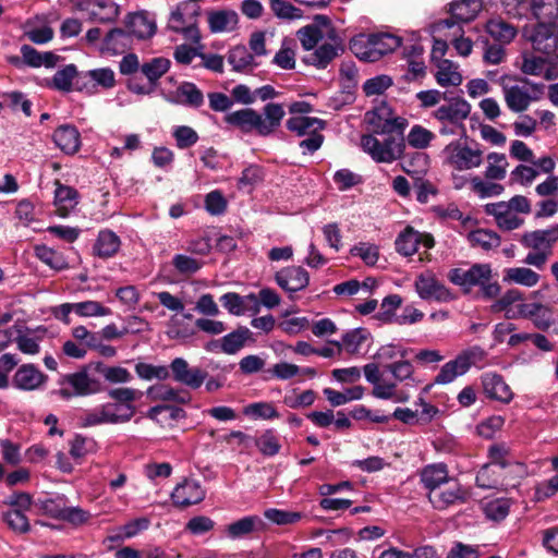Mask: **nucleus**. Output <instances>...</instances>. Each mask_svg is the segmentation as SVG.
<instances>
[{
    "instance_id": "f257e3e1",
    "label": "nucleus",
    "mask_w": 558,
    "mask_h": 558,
    "mask_svg": "<svg viewBox=\"0 0 558 558\" xmlns=\"http://www.w3.org/2000/svg\"><path fill=\"white\" fill-rule=\"evenodd\" d=\"M283 106L276 102H269L264 106L263 111L258 112L253 108H243L227 113L223 121L232 129L239 130L243 134H256L262 137L271 135L284 118Z\"/></svg>"
},
{
    "instance_id": "f03ea898",
    "label": "nucleus",
    "mask_w": 558,
    "mask_h": 558,
    "mask_svg": "<svg viewBox=\"0 0 558 558\" xmlns=\"http://www.w3.org/2000/svg\"><path fill=\"white\" fill-rule=\"evenodd\" d=\"M368 123L377 134L388 135L383 142L384 151L378 156L379 162H392L403 155L405 144L403 131L408 125L404 118L383 119L377 110L367 112Z\"/></svg>"
},
{
    "instance_id": "7ed1b4c3",
    "label": "nucleus",
    "mask_w": 558,
    "mask_h": 558,
    "mask_svg": "<svg viewBox=\"0 0 558 558\" xmlns=\"http://www.w3.org/2000/svg\"><path fill=\"white\" fill-rule=\"evenodd\" d=\"M519 241L525 248L534 251L526 255L524 263L538 269L544 267L557 243L549 228L526 231Z\"/></svg>"
},
{
    "instance_id": "20e7f679",
    "label": "nucleus",
    "mask_w": 558,
    "mask_h": 558,
    "mask_svg": "<svg viewBox=\"0 0 558 558\" xmlns=\"http://www.w3.org/2000/svg\"><path fill=\"white\" fill-rule=\"evenodd\" d=\"M486 352L480 345L470 347L460 352L454 360L444 364L435 377V384L446 385L464 375L472 366L484 362Z\"/></svg>"
},
{
    "instance_id": "39448f33",
    "label": "nucleus",
    "mask_w": 558,
    "mask_h": 558,
    "mask_svg": "<svg viewBox=\"0 0 558 558\" xmlns=\"http://www.w3.org/2000/svg\"><path fill=\"white\" fill-rule=\"evenodd\" d=\"M523 85L504 86V97L507 107L513 112L525 111L532 101L539 100L544 94V84L531 83L523 80Z\"/></svg>"
},
{
    "instance_id": "423d86ee",
    "label": "nucleus",
    "mask_w": 558,
    "mask_h": 558,
    "mask_svg": "<svg viewBox=\"0 0 558 558\" xmlns=\"http://www.w3.org/2000/svg\"><path fill=\"white\" fill-rule=\"evenodd\" d=\"M190 9V2L179 3L169 16L167 29L181 34L184 39L190 40L193 44H199L201 33L196 22L199 8H194L190 19L186 20L185 14L189 13Z\"/></svg>"
},
{
    "instance_id": "0eeeda50",
    "label": "nucleus",
    "mask_w": 558,
    "mask_h": 558,
    "mask_svg": "<svg viewBox=\"0 0 558 558\" xmlns=\"http://www.w3.org/2000/svg\"><path fill=\"white\" fill-rule=\"evenodd\" d=\"M365 379L373 385L372 396L381 400H392L397 403H404L410 395L404 390H397L393 381H383L379 366L376 363H368L363 367Z\"/></svg>"
},
{
    "instance_id": "6e6552de",
    "label": "nucleus",
    "mask_w": 558,
    "mask_h": 558,
    "mask_svg": "<svg viewBox=\"0 0 558 558\" xmlns=\"http://www.w3.org/2000/svg\"><path fill=\"white\" fill-rule=\"evenodd\" d=\"M446 160L454 169L459 171L470 170L481 166L483 161V151L481 149H472L466 145H462L459 141H452L444 148Z\"/></svg>"
},
{
    "instance_id": "1a4fd4ad",
    "label": "nucleus",
    "mask_w": 558,
    "mask_h": 558,
    "mask_svg": "<svg viewBox=\"0 0 558 558\" xmlns=\"http://www.w3.org/2000/svg\"><path fill=\"white\" fill-rule=\"evenodd\" d=\"M414 288L418 296L425 301L450 302L454 299L453 293L432 271L420 274Z\"/></svg>"
},
{
    "instance_id": "9d476101",
    "label": "nucleus",
    "mask_w": 558,
    "mask_h": 558,
    "mask_svg": "<svg viewBox=\"0 0 558 558\" xmlns=\"http://www.w3.org/2000/svg\"><path fill=\"white\" fill-rule=\"evenodd\" d=\"M94 366L95 364L85 365L75 373L64 375L60 379V385H69L78 397H86L102 391L101 381L92 374Z\"/></svg>"
},
{
    "instance_id": "9b49d317",
    "label": "nucleus",
    "mask_w": 558,
    "mask_h": 558,
    "mask_svg": "<svg viewBox=\"0 0 558 558\" xmlns=\"http://www.w3.org/2000/svg\"><path fill=\"white\" fill-rule=\"evenodd\" d=\"M116 403H105L93 410L86 411L80 417L82 427H92L101 424L126 423L132 418V410L126 407L128 414H118Z\"/></svg>"
},
{
    "instance_id": "f8f14e48",
    "label": "nucleus",
    "mask_w": 558,
    "mask_h": 558,
    "mask_svg": "<svg viewBox=\"0 0 558 558\" xmlns=\"http://www.w3.org/2000/svg\"><path fill=\"white\" fill-rule=\"evenodd\" d=\"M327 37L332 43H325L318 46L314 51L304 56L302 61L305 64L313 65L317 69H326L335 58L343 52L342 41L335 28H330V31L327 32Z\"/></svg>"
},
{
    "instance_id": "ddd939ff",
    "label": "nucleus",
    "mask_w": 558,
    "mask_h": 558,
    "mask_svg": "<svg viewBox=\"0 0 558 558\" xmlns=\"http://www.w3.org/2000/svg\"><path fill=\"white\" fill-rule=\"evenodd\" d=\"M444 488L439 487L427 494L428 500L437 510H446L454 505L465 504L470 497L468 489L460 485L457 481L445 484Z\"/></svg>"
},
{
    "instance_id": "4468645a",
    "label": "nucleus",
    "mask_w": 558,
    "mask_h": 558,
    "mask_svg": "<svg viewBox=\"0 0 558 558\" xmlns=\"http://www.w3.org/2000/svg\"><path fill=\"white\" fill-rule=\"evenodd\" d=\"M421 244L426 248L434 247V236L430 233L420 232L411 226H407L395 241L396 251L405 257L414 255Z\"/></svg>"
},
{
    "instance_id": "2eb2a0df",
    "label": "nucleus",
    "mask_w": 558,
    "mask_h": 558,
    "mask_svg": "<svg viewBox=\"0 0 558 558\" xmlns=\"http://www.w3.org/2000/svg\"><path fill=\"white\" fill-rule=\"evenodd\" d=\"M448 278L453 284L470 290L472 287H480L485 280H492V267L489 264H474L466 270L452 268Z\"/></svg>"
},
{
    "instance_id": "dca6fc26",
    "label": "nucleus",
    "mask_w": 558,
    "mask_h": 558,
    "mask_svg": "<svg viewBox=\"0 0 558 558\" xmlns=\"http://www.w3.org/2000/svg\"><path fill=\"white\" fill-rule=\"evenodd\" d=\"M169 368L174 381L193 390L198 389L208 377L206 371L199 367H190L187 361L183 357L173 359Z\"/></svg>"
},
{
    "instance_id": "f3484780",
    "label": "nucleus",
    "mask_w": 558,
    "mask_h": 558,
    "mask_svg": "<svg viewBox=\"0 0 558 558\" xmlns=\"http://www.w3.org/2000/svg\"><path fill=\"white\" fill-rule=\"evenodd\" d=\"M471 105L461 96L447 97L434 112L438 122L464 123L471 113Z\"/></svg>"
},
{
    "instance_id": "a211bd4d",
    "label": "nucleus",
    "mask_w": 558,
    "mask_h": 558,
    "mask_svg": "<svg viewBox=\"0 0 558 558\" xmlns=\"http://www.w3.org/2000/svg\"><path fill=\"white\" fill-rule=\"evenodd\" d=\"M482 4L480 0H456L450 3V19L440 20L436 23V27L450 28L457 23H468L473 21L481 11Z\"/></svg>"
},
{
    "instance_id": "6ab92c4d",
    "label": "nucleus",
    "mask_w": 558,
    "mask_h": 558,
    "mask_svg": "<svg viewBox=\"0 0 558 558\" xmlns=\"http://www.w3.org/2000/svg\"><path fill=\"white\" fill-rule=\"evenodd\" d=\"M206 497V490L201 483L193 478H185L179 483L172 494L171 500L175 507L186 508L202 502Z\"/></svg>"
},
{
    "instance_id": "aec40b11",
    "label": "nucleus",
    "mask_w": 558,
    "mask_h": 558,
    "mask_svg": "<svg viewBox=\"0 0 558 558\" xmlns=\"http://www.w3.org/2000/svg\"><path fill=\"white\" fill-rule=\"evenodd\" d=\"M277 284L290 293L304 290L310 283V275L302 266H288L276 272L275 276Z\"/></svg>"
},
{
    "instance_id": "412c9836",
    "label": "nucleus",
    "mask_w": 558,
    "mask_h": 558,
    "mask_svg": "<svg viewBox=\"0 0 558 558\" xmlns=\"http://www.w3.org/2000/svg\"><path fill=\"white\" fill-rule=\"evenodd\" d=\"M533 48L545 54H551L558 47V29L553 22H538L530 36Z\"/></svg>"
},
{
    "instance_id": "4be33fe9",
    "label": "nucleus",
    "mask_w": 558,
    "mask_h": 558,
    "mask_svg": "<svg viewBox=\"0 0 558 558\" xmlns=\"http://www.w3.org/2000/svg\"><path fill=\"white\" fill-rule=\"evenodd\" d=\"M80 9L88 12L90 21L102 24L114 22L120 14V7L109 0H83Z\"/></svg>"
},
{
    "instance_id": "5701e85b",
    "label": "nucleus",
    "mask_w": 558,
    "mask_h": 558,
    "mask_svg": "<svg viewBox=\"0 0 558 558\" xmlns=\"http://www.w3.org/2000/svg\"><path fill=\"white\" fill-rule=\"evenodd\" d=\"M124 24L132 38L136 37L142 40L151 38L157 31L155 19L150 17L146 11L129 13Z\"/></svg>"
},
{
    "instance_id": "b1692460",
    "label": "nucleus",
    "mask_w": 558,
    "mask_h": 558,
    "mask_svg": "<svg viewBox=\"0 0 558 558\" xmlns=\"http://www.w3.org/2000/svg\"><path fill=\"white\" fill-rule=\"evenodd\" d=\"M483 391L488 399L508 404L513 399V392L504 377L496 373H485L481 377Z\"/></svg>"
},
{
    "instance_id": "393cba45",
    "label": "nucleus",
    "mask_w": 558,
    "mask_h": 558,
    "mask_svg": "<svg viewBox=\"0 0 558 558\" xmlns=\"http://www.w3.org/2000/svg\"><path fill=\"white\" fill-rule=\"evenodd\" d=\"M48 379L34 364H23L13 376V386L20 390L32 391L38 389Z\"/></svg>"
},
{
    "instance_id": "a878e982",
    "label": "nucleus",
    "mask_w": 558,
    "mask_h": 558,
    "mask_svg": "<svg viewBox=\"0 0 558 558\" xmlns=\"http://www.w3.org/2000/svg\"><path fill=\"white\" fill-rule=\"evenodd\" d=\"M52 140L57 147L66 155H74L81 147V134L72 124L58 126L53 132Z\"/></svg>"
},
{
    "instance_id": "bb28decb",
    "label": "nucleus",
    "mask_w": 558,
    "mask_h": 558,
    "mask_svg": "<svg viewBox=\"0 0 558 558\" xmlns=\"http://www.w3.org/2000/svg\"><path fill=\"white\" fill-rule=\"evenodd\" d=\"M132 44L133 38L131 37L130 32L126 28L123 29L116 27L109 31L104 37L101 51L112 56L121 54L130 49Z\"/></svg>"
},
{
    "instance_id": "cd10ccee",
    "label": "nucleus",
    "mask_w": 558,
    "mask_h": 558,
    "mask_svg": "<svg viewBox=\"0 0 558 558\" xmlns=\"http://www.w3.org/2000/svg\"><path fill=\"white\" fill-rule=\"evenodd\" d=\"M121 247L120 238L109 229H104L98 232V235L93 245V254L101 259L113 257Z\"/></svg>"
},
{
    "instance_id": "c85d7f7f",
    "label": "nucleus",
    "mask_w": 558,
    "mask_h": 558,
    "mask_svg": "<svg viewBox=\"0 0 558 558\" xmlns=\"http://www.w3.org/2000/svg\"><path fill=\"white\" fill-rule=\"evenodd\" d=\"M420 478L428 493L434 492L441 487V485L449 484L450 482L448 468L445 463L426 465L421 471Z\"/></svg>"
},
{
    "instance_id": "c756f323",
    "label": "nucleus",
    "mask_w": 558,
    "mask_h": 558,
    "mask_svg": "<svg viewBox=\"0 0 558 558\" xmlns=\"http://www.w3.org/2000/svg\"><path fill=\"white\" fill-rule=\"evenodd\" d=\"M488 457L490 462L488 465H493L505 473H520L522 472L523 465L519 462L509 459L508 450L502 445H493L488 449Z\"/></svg>"
},
{
    "instance_id": "7c9ffc66",
    "label": "nucleus",
    "mask_w": 558,
    "mask_h": 558,
    "mask_svg": "<svg viewBox=\"0 0 558 558\" xmlns=\"http://www.w3.org/2000/svg\"><path fill=\"white\" fill-rule=\"evenodd\" d=\"M239 22V16L233 10H217L208 12V25L211 33L233 31Z\"/></svg>"
},
{
    "instance_id": "2f4dec72",
    "label": "nucleus",
    "mask_w": 558,
    "mask_h": 558,
    "mask_svg": "<svg viewBox=\"0 0 558 558\" xmlns=\"http://www.w3.org/2000/svg\"><path fill=\"white\" fill-rule=\"evenodd\" d=\"M351 52L362 61L376 62L378 54L374 51L371 34L360 33L350 39Z\"/></svg>"
},
{
    "instance_id": "473e14b6",
    "label": "nucleus",
    "mask_w": 558,
    "mask_h": 558,
    "mask_svg": "<svg viewBox=\"0 0 558 558\" xmlns=\"http://www.w3.org/2000/svg\"><path fill=\"white\" fill-rule=\"evenodd\" d=\"M109 397L116 400V407L118 414H128L126 407L132 410V417L136 412V408L133 402L142 396V392L133 388H116L108 392Z\"/></svg>"
},
{
    "instance_id": "72a5a7b5",
    "label": "nucleus",
    "mask_w": 558,
    "mask_h": 558,
    "mask_svg": "<svg viewBox=\"0 0 558 558\" xmlns=\"http://www.w3.org/2000/svg\"><path fill=\"white\" fill-rule=\"evenodd\" d=\"M251 336L252 332L247 327H238L235 330L221 338V352L226 354L238 353L242 348H244Z\"/></svg>"
},
{
    "instance_id": "f704fd0d",
    "label": "nucleus",
    "mask_w": 558,
    "mask_h": 558,
    "mask_svg": "<svg viewBox=\"0 0 558 558\" xmlns=\"http://www.w3.org/2000/svg\"><path fill=\"white\" fill-rule=\"evenodd\" d=\"M287 129L298 136L308 135L314 131H322L325 128V121L313 117H291L287 123Z\"/></svg>"
},
{
    "instance_id": "c9c22d12",
    "label": "nucleus",
    "mask_w": 558,
    "mask_h": 558,
    "mask_svg": "<svg viewBox=\"0 0 558 558\" xmlns=\"http://www.w3.org/2000/svg\"><path fill=\"white\" fill-rule=\"evenodd\" d=\"M35 256L51 269L61 271L69 268V263L62 252L56 251L47 245H36Z\"/></svg>"
},
{
    "instance_id": "e433bc0d",
    "label": "nucleus",
    "mask_w": 558,
    "mask_h": 558,
    "mask_svg": "<svg viewBox=\"0 0 558 558\" xmlns=\"http://www.w3.org/2000/svg\"><path fill=\"white\" fill-rule=\"evenodd\" d=\"M68 504V498L64 495H57L49 498H39L34 502L35 507L41 514L48 515L52 519L61 520L63 511Z\"/></svg>"
},
{
    "instance_id": "4c0bfd02",
    "label": "nucleus",
    "mask_w": 558,
    "mask_h": 558,
    "mask_svg": "<svg viewBox=\"0 0 558 558\" xmlns=\"http://www.w3.org/2000/svg\"><path fill=\"white\" fill-rule=\"evenodd\" d=\"M507 474L493 465H483L476 474L475 483L478 487L485 489L497 488L504 485Z\"/></svg>"
},
{
    "instance_id": "58836bf2",
    "label": "nucleus",
    "mask_w": 558,
    "mask_h": 558,
    "mask_svg": "<svg viewBox=\"0 0 558 558\" xmlns=\"http://www.w3.org/2000/svg\"><path fill=\"white\" fill-rule=\"evenodd\" d=\"M437 68L435 78L440 86H459L462 83V75L457 71V66L452 61L441 59Z\"/></svg>"
},
{
    "instance_id": "ea45409f",
    "label": "nucleus",
    "mask_w": 558,
    "mask_h": 558,
    "mask_svg": "<svg viewBox=\"0 0 558 558\" xmlns=\"http://www.w3.org/2000/svg\"><path fill=\"white\" fill-rule=\"evenodd\" d=\"M146 393L153 401H173L178 403H186L190 401V397L168 385L150 386Z\"/></svg>"
},
{
    "instance_id": "a19ab883",
    "label": "nucleus",
    "mask_w": 558,
    "mask_h": 558,
    "mask_svg": "<svg viewBox=\"0 0 558 558\" xmlns=\"http://www.w3.org/2000/svg\"><path fill=\"white\" fill-rule=\"evenodd\" d=\"M468 240L473 247L478 246L484 251H490L500 245V236L493 230L476 229L468 234Z\"/></svg>"
},
{
    "instance_id": "79ce46f5",
    "label": "nucleus",
    "mask_w": 558,
    "mask_h": 558,
    "mask_svg": "<svg viewBox=\"0 0 558 558\" xmlns=\"http://www.w3.org/2000/svg\"><path fill=\"white\" fill-rule=\"evenodd\" d=\"M486 31L495 40L505 44L510 43L517 35L515 27L500 17L489 20L486 24Z\"/></svg>"
},
{
    "instance_id": "37998d69",
    "label": "nucleus",
    "mask_w": 558,
    "mask_h": 558,
    "mask_svg": "<svg viewBox=\"0 0 558 558\" xmlns=\"http://www.w3.org/2000/svg\"><path fill=\"white\" fill-rule=\"evenodd\" d=\"M262 524V520L256 515L244 517L226 527L228 537L232 539L244 537L256 530Z\"/></svg>"
},
{
    "instance_id": "c03bdc74",
    "label": "nucleus",
    "mask_w": 558,
    "mask_h": 558,
    "mask_svg": "<svg viewBox=\"0 0 558 558\" xmlns=\"http://www.w3.org/2000/svg\"><path fill=\"white\" fill-rule=\"evenodd\" d=\"M402 305V298L399 294H389L381 301L376 318L384 324H397V310Z\"/></svg>"
},
{
    "instance_id": "a18cd8bd",
    "label": "nucleus",
    "mask_w": 558,
    "mask_h": 558,
    "mask_svg": "<svg viewBox=\"0 0 558 558\" xmlns=\"http://www.w3.org/2000/svg\"><path fill=\"white\" fill-rule=\"evenodd\" d=\"M372 45L378 60L401 46V38L388 33L371 34Z\"/></svg>"
},
{
    "instance_id": "49530a36",
    "label": "nucleus",
    "mask_w": 558,
    "mask_h": 558,
    "mask_svg": "<svg viewBox=\"0 0 558 558\" xmlns=\"http://www.w3.org/2000/svg\"><path fill=\"white\" fill-rule=\"evenodd\" d=\"M170 60L163 57L153 58L141 66L142 73L155 86L157 81L170 69Z\"/></svg>"
},
{
    "instance_id": "de8ad7c7",
    "label": "nucleus",
    "mask_w": 558,
    "mask_h": 558,
    "mask_svg": "<svg viewBox=\"0 0 558 558\" xmlns=\"http://www.w3.org/2000/svg\"><path fill=\"white\" fill-rule=\"evenodd\" d=\"M77 69L74 64H68L58 70L49 86L53 89L69 93L73 89L74 78L76 77Z\"/></svg>"
},
{
    "instance_id": "09e8293b",
    "label": "nucleus",
    "mask_w": 558,
    "mask_h": 558,
    "mask_svg": "<svg viewBox=\"0 0 558 558\" xmlns=\"http://www.w3.org/2000/svg\"><path fill=\"white\" fill-rule=\"evenodd\" d=\"M504 280L525 287H534L539 280V275L531 268L513 267L506 269Z\"/></svg>"
},
{
    "instance_id": "8fccbe9b",
    "label": "nucleus",
    "mask_w": 558,
    "mask_h": 558,
    "mask_svg": "<svg viewBox=\"0 0 558 558\" xmlns=\"http://www.w3.org/2000/svg\"><path fill=\"white\" fill-rule=\"evenodd\" d=\"M530 9L538 22H551L558 15V0H531Z\"/></svg>"
},
{
    "instance_id": "3c124183",
    "label": "nucleus",
    "mask_w": 558,
    "mask_h": 558,
    "mask_svg": "<svg viewBox=\"0 0 558 558\" xmlns=\"http://www.w3.org/2000/svg\"><path fill=\"white\" fill-rule=\"evenodd\" d=\"M483 512L488 520L499 522L507 518L510 511V500L507 498H496L483 502Z\"/></svg>"
},
{
    "instance_id": "603ef678",
    "label": "nucleus",
    "mask_w": 558,
    "mask_h": 558,
    "mask_svg": "<svg viewBox=\"0 0 558 558\" xmlns=\"http://www.w3.org/2000/svg\"><path fill=\"white\" fill-rule=\"evenodd\" d=\"M488 166L485 170V178L488 180H502L507 173V158L505 154L489 153L487 155Z\"/></svg>"
},
{
    "instance_id": "864d4df0",
    "label": "nucleus",
    "mask_w": 558,
    "mask_h": 558,
    "mask_svg": "<svg viewBox=\"0 0 558 558\" xmlns=\"http://www.w3.org/2000/svg\"><path fill=\"white\" fill-rule=\"evenodd\" d=\"M94 371L101 374L106 380L112 384L129 383L132 379L130 372L121 366H107L101 362L95 363Z\"/></svg>"
},
{
    "instance_id": "5fc2aeb1",
    "label": "nucleus",
    "mask_w": 558,
    "mask_h": 558,
    "mask_svg": "<svg viewBox=\"0 0 558 558\" xmlns=\"http://www.w3.org/2000/svg\"><path fill=\"white\" fill-rule=\"evenodd\" d=\"M177 95L182 98V104L189 107L198 108L204 102V95L194 83H182L177 88Z\"/></svg>"
},
{
    "instance_id": "6e6d98bb",
    "label": "nucleus",
    "mask_w": 558,
    "mask_h": 558,
    "mask_svg": "<svg viewBox=\"0 0 558 558\" xmlns=\"http://www.w3.org/2000/svg\"><path fill=\"white\" fill-rule=\"evenodd\" d=\"M254 444L260 453L267 457L276 456L281 449L279 438L272 429L265 430L259 437L254 439Z\"/></svg>"
},
{
    "instance_id": "4d7b16f0",
    "label": "nucleus",
    "mask_w": 558,
    "mask_h": 558,
    "mask_svg": "<svg viewBox=\"0 0 558 558\" xmlns=\"http://www.w3.org/2000/svg\"><path fill=\"white\" fill-rule=\"evenodd\" d=\"M137 376L144 380H166L170 377V368L165 365H153L140 362L135 365Z\"/></svg>"
},
{
    "instance_id": "13d9d810",
    "label": "nucleus",
    "mask_w": 558,
    "mask_h": 558,
    "mask_svg": "<svg viewBox=\"0 0 558 558\" xmlns=\"http://www.w3.org/2000/svg\"><path fill=\"white\" fill-rule=\"evenodd\" d=\"M228 62L234 71L241 72L253 65L254 57L245 46H235L228 53Z\"/></svg>"
},
{
    "instance_id": "bf43d9fd",
    "label": "nucleus",
    "mask_w": 558,
    "mask_h": 558,
    "mask_svg": "<svg viewBox=\"0 0 558 558\" xmlns=\"http://www.w3.org/2000/svg\"><path fill=\"white\" fill-rule=\"evenodd\" d=\"M274 15L280 20H299L303 17V11L286 0H269Z\"/></svg>"
},
{
    "instance_id": "052dcab7",
    "label": "nucleus",
    "mask_w": 558,
    "mask_h": 558,
    "mask_svg": "<svg viewBox=\"0 0 558 558\" xmlns=\"http://www.w3.org/2000/svg\"><path fill=\"white\" fill-rule=\"evenodd\" d=\"M166 333L170 339L186 341L195 335V330L183 318L172 316Z\"/></svg>"
},
{
    "instance_id": "680f3d73",
    "label": "nucleus",
    "mask_w": 558,
    "mask_h": 558,
    "mask_svg": "<svg viewBox=\"0 0 558 558\" xmlns=\"http://www.w3.org/2000/svg\"><path fill=\"white\" fill-rule=\"evenodd\" d=\"M264 517L278 525H290L298 523L304 517V514L299 511L269 508L265 510Z\"/></svg>"
},
{
    "instance_id": "e2e57ef3",
    "label": "nucleus",
    "mask_w": 558,
    "mask_h": 558,
    "mask_svg": "<svg viewBox=\"0 0 558 558\" xmlns=\"http://www.w3.org/2000/svg\"><path fill=\"white\" fill-rule=\"evenodd\" d=\"M296 37L303 49L311 51L316 48L318 43L323 39L324 34L322 29L317 28V25H305L296 32Z\"/></svg>"
},
{
    "instance_id": "0e129e2a",
    "label": "nucleus",
    "mask_w": 558,
    "mask_h": 558,
    "mask_svg": "<svg viewBox=\"0 0 558 558\" xmlns=\"http://www.w3.org/2000/svg\"><path fill=\"white\" fill-rule=\"evenodd\" d=\"M368 332L364 328L353 329L342 336V342H337V345L340 348L343 345L344 350L350 354H355L359 352L361 345L367 339Z\"/></svg>"
},
{
    "instance_id": "69168bd1",
    "label": "nucleus",
    "mask_w": 558,
    "mask_h": 558,
    "mask_svg": "<svg viewBox=\"0 0 558 558\" xmlns=\"http://www.w3.org/2000/svg\"><path fill=\"white\" fill-rule=\"evenodd\" d=\"M2 520L15 533L25 534L31 531V524L25 513L17 510L3 511L1 514Z\"/></svg>"
},
{
    "instance_id": "338daca9",
    "label": "nucleus",
    "mask_w": 558,
    "mask_h": 558,
    "mask_svg": "<svg viewBox=\"0 0 558 558\" xmlns=\"http://www.w3.org/2000/svg\"><path fill=\"white\" fill-rule=\"evenodd\" d=\"M172 265L180 275L191 276L203 267V262L185 254H175Z\"/></svg>"
},
{
    "instance_id": "774afa93",
    "label": "nucleus",
    "mask_w": 558,
    "mask_h": 558,
    "mask_svg": "<svg viewBox=\"0 0 558 558\" xmlns=\"http://www.w3.org/2000/svg\"><path fill=\"white\" fill-rule=\"evenodd\" d=\"M434 137L435 135L433 132L416 124L412 126L408 134V143L414 148L424 149L429 146Z\"/></svg>"
}]
</instances>
